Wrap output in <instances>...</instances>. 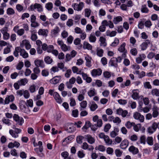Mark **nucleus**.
I'll list each match as a JSON object with an SVG mask.
<instances>
[{
  "instance_id": "6",
  "label": "nucleus",
  "mask_w": 159,
  "mask_h": 159,
  "mask_svg": "<svg viewBox=\"0 0 159 159\" xmlns=\"http://www.w3.org/2000/svg\"><path fill=\"white\" fill-rule=\"evenodd\" d=\"M102 70L100 68L94 69L92 70L91 74L93 76L95 77L97 75H100L102 73Z\"/></svg>"
},
{
  "instance_id": "9",
  "label": "nucleus",
  "mask_w": 159,
  "mask_h": 159,
  "mask_svg": "<svg viewBox=\"0 0 159 159\" xmlns=\"http://www.w3.org/2000/svg\"><path fill=\"white\" fill-rule=\"evenodd\" d=\"M108 64L109 66L117 67L118 65L116 58L114 57L111 58L109 61Z\"/></svg>"
},
{
  "instance_id": "8",
  "label": "nucleus",
  "mask_w": 159,
  "mask_h": 159,
  "mask_svg": "<svg viewBox=\"0 0 159 159\" xmlns=\"http://www.w3.org/2000/svg\"><path fill=\"white\" fill-rule=\"evenodd\" d=\"M134 118L137 120H139L140 122H143L144 120V117L143 116L140 114L138 112H135L134 114Z\"/></svg>"
},
{
  "instance_id": "25",
  "label": "nucleus",
  "mask_w": 159,
  "mask_h": 159,
  "mask_svg": "<svg viewBox=\"0 0 159 159\" xmlns=\"http://www.w3.org/2000/svg\"><path fill=\"white\" fill-rule=\"evenodd\" d=\"M106 35L107 36L112 37L116 35L117 32L115 31H112L111 32L109 30H107L106 32Z\"/></svg>"
},
{
  "instance_id": "19",
  "label": "nucleus",
  "mask_w": 159,
  "mask_h": 159,
  "mask_svg": "<svg viewBox=\"0 0 159 159\" xmlns=\"http://www.w3.org/2000/svg\"><path fill=\"white\" fill-rule=\"evenodd\" d=\"M129 150L130 152H132L134 154H136L139 152L138 148L133 146H131L129 148Z\"/></svg>"
},
{
  "instance_id": "56",
  "label": "nucleus",
  "mask_w": 159,
  "mask_h": 159,
  "mask_svg": "<svg viewBox=\"0 0 159 159\" xmlns=\"http://www.w3.org/2000/svg\"><path fill=\"white\" fill-rule=\"evenodd\" d=\"M144 24L145 26L148 28H150L152 25V23L150 20L144 21Z\"/></svg>"
},
{
  "instance_id": "11",
  "label": "nucleus",
  "mask_w": 159,
  "mask_h": 159,
  "mask_svg": "<svg viewBox=\"0 0 159 159\" xmlns=\"http://www.w3.org/2000/svg\"><path fill=\"white\" fill-rule=\"evenodd\" d=\"M61 78V76H56L50 80V82L52 84H56L59 82Z\"/></svg>"
},
{
  "instance_id": "42",
  "label": "nucleus",
  "mask_w": 159,
  "mask_h": 159,
  "mask_svg": "<svg viewBox=\"0 0 159 159\" xmlns=\"http://www.w3.org/2000/svg\"><path fill=\"white\" fill-rule=\"evenodd\" d=\"M119 39L116 38H115L114 41L111 43V46L112 47H116L119 44Z\"/></svg>"
},
{
  "instance_id": "50",
  "label": "nucleus",
  "mask_w": 159,
  "mask_h": 159,
  "mask_svg": "<svg viewBox=\"0 0 159 159\" xmlns=\"http://www.w3.org/2000/svg\"><path fill=\"white\" fill-rule=\"evenodd\" d=\"M66 25L69 27H70L73 25V20L71 19H68L66 22Z\"/></svg>"
},
{
  "instance_id": "18",
  "label": "nucleus",
  "mask_w": 159,
  "mask_h": 159,
  "mask_svg": "<svg viewBox=\"0 0 159 159\" xmlns=\"http://www.w3.org/2000/svg\"><path fill=\"white\" fill-rule=\"evenodd\" d=\"M85 58L86 61V66L88 67H91L92 66L91 58L89 56H87L85 57Z\"/></svg>"
},
{
  "instance_id": "64",
  "label": "nucleus",
  "mask_w": 159,
  "mask_h": 159,
  "mask_svg": "<svg viewBox=\"0 0 159 159\" xmlns=\"http://www.w3.org/2000/svg\"><path fill=\"white\" fill-rule=\"evenodd\" d=\"M103 75L104 77L109 78L111 76V73L110 72L106 71L103 73Z\"/></svg>"
},
{
  "instance_id": "57",
  "label": "nucleus",
  "mask_w": 159,
  "mask_h": 159,
  "mask_svg": "<svg viewBox=\"0 0 159 159\" xmlns=\"http://www.w3.org/2000/svg\"><path fill=\"white\" fill-rule=\"evenodd\" d=\"M144 21H141L139 22L138 25V27L139 29H142L144 28Z\"/></svg>"
},
{
  "instance_id": "37",
  "label": "nucleus",
  "mask_w": 159,
  "mask_h": 159,
  "mask_svg": "<svg viewBox=\"0 0 159 159\" xmlns=\"http://www.w3.org/2000/svg\"><path fill=\"white\" fill-rule=\"evenodd\" d=\"M107 145H111L112 143V141L109 139V137L107 135L104 139Z\"/></svg>"
},
{
  "instance_id": "23",
  "label": "nucleus",
  "mask_w": 159,
  "mask_h": 159,
  "mask_svg": "<svg viewBox=\"0 0 159 159\" xmlns=\"http://www.w3.org/2000/svg\"><path fill=\"white\" fill-rule=\"evenodd\" d=\"M82 93L81 94H80L78 96V99L80 101H81L83 100L84 98V95L86 92V89H84L82 90Z\"/></svg>"
},
{
  "instance_id": "22",
  "label": "nucleus",
  "mask_w": 159,
  "mask_h": 159,
  "mask_svg": "<svg viewBox=\"0 0 159 159\" xmlns=\"http://www.w3.org/2000/svg\"><path fill=\"white\" fill-rule=\"evenodd\" d=\"M48 31L47 30L40 29L38 31V34L39 35L46 36H47Z\"/></svg>"
},
{
  "instance_id": "16",
  "label": "nucleus",
  "mask_w": 159,
  "mask_h": 159,
  "mask_svg": "<svg viewBox=\"0 0 159 159\" xmlns=\"http://www.w3.org/2000/svg\"><path fill=\"white\" fill-rule=\"evenodd\" d=\"M81 148L84 150L88 149L89 151L93 150L94 149L93 146L91 145L89 146L87 143L86 142H84L83 143Z\"/></svg>"
},
{
  "instance_id": "3",
  "label": "nucleus",
  "mask_w": 159,
  "mask_h": 159,
  "mask_svg": "<svg viewBox=\"0 0 159 159\" xmlns=\"http://www.w3.org/2000/svg\"><path fill=\"white\" fill-rule=\"evenodd\" d=\"M37 9V11L39 12L43 11V8L42 6L39 3H35L34 5H31L29 8V10L33 11L36 9Z\"/></svg>"
},
{
  "instance_id": "26",
  "label": "nucleus",
  "mask_w": 159,
  "mask_h": 159,
  "mask_svg": "<svg viewBox=\"0 0 159 159\" xmlns=\"http://www.w3.org/2000/svg\"><path fill=\"white\" fill-rule=\"evenodd\" d=\"M87 102L86 101H83L80 103V111H82L87 107Z\"/></svg>"
},
{
  "instance_id": "29",
  "label": "nucleus",
  "mask_w": 159,
  "mask_h": 159,
  "mask_svg": "<svg viewBox=\"0 0 159 159\" xmlns=\"http://www.w3.org/2000/svg\"><path fill=\"white\" fill-rule=\"evenodd\" d=\"M58 67L62 70L63 71H64L66 70L67 68L64 67V64L62 62L58 63L57 64Z\"/></svg>"
},
{
  "instance_id": "1",
  "label": "nucleus",
  "mask_w": 159,
  "mask_h": 159,
  "mask_svg": "<svg viewBox=\"0 0 159 159\" xmlns=\"http://www.w3.org/2000/svg\"><path fill=\"white\" fill-rule=\"evenodd\" d=\"M19 106L22 112L27 114H30V111L28 106L31 107H33V100L32 99H30L27 101V103L24 101L21 100L20 102Z\"/></svg>"
},
{
  "instance_id": "45",
  "label": "nucleus",
  "mask_w": 159,
  "mask_h": 159,
  "mask_svg": "<svg viewBox=\"0 0 159 159\" xmlns=\"http://www.w3.org/2000/svg\"><path fill=\"white\" fill-rule=\"evenodd\" d=\"M95 149L96 150H98L102 152H104L105 150L104 146L102 145H99L98 147H96Z\"/></svg>"
},
{
  "instance_id": "40",
  "label": "nucleus",
  "mask_w": 159,
  "mask_h": 159,
  "mask_svg": "<svg viewBox=\"0 0 159 159\" xmlns=\"http://www.w3.org/2000/svg\"><path fill=\"white\" fill-rule=\"evenodd\" d=\"M89 40L91 42H95L96 40V38L94 35V33H91L89 37Z\"/></svg>"
},
{
  "instance_id": "55",
  "label": "nucleus",
  "mask_w": 159,
  "mask_h": 159,
  "mask_svg": "<svg viewBox=\"0 0 159 159\" xmlns=\"http://www.w3.org/2000/svg\"><path fill=\"white\" fill-rule=\"evenodd\" d=\"M67 131L69 133L73 132L75 130V128L73 126H72L71 125H68L67 127Z\"/></svg>"
},
{
  "instance_id": "48",
  "label": "nucleus",
  "mask_w": 159,
  "mask_h": 159,
  "mask_svg": "<svg viewBox=\"0 0 159 159\" xmlns=\"http://www.w3.org/2000/svg\"><path fill=\"white\" fill-rule=\"evenodd\" d=\"M135 90H133V93L132 95V97L134 99H137L139 98V93L137 92H134V91H135Z\"/></svg>"
},
{
  "instance_id": "34",
  "label": "nucleus",
  "mask_w": 159,
  "mask_h": 159,
  "mask_svg": "<svg viewBox=\"0 0 159 159\" xmlns=\"http://www.w3.org/2000/svg\"><path fill=\"white\" fill-rule=\"evenodd\" d=\"M38 88L39 87L38 86L35 84H33L30 87L29 90L31 93H33L34 92L36 89H38Z\"/></svg>"
},
{
  "instance_id": "60",
  "label": "nucleus",
  "mask_w": 159,
  "mask_h": 159,
  "mask_svg": "<svg viewBox=\"0 0 159 159\" xmlns=\"http://www.w3.org/2000/svg\"><path fill=\"white\" fill-rule=\"evenodd\" d=\"M16 8L19 12H21L23 10V7L20 4H17L16 5Z\"/></svg>"
},
{
  "instance_id": "12",
  "label": "nucleus",
  "mask_w": 159,
  "mask_h": 159,
  "mask_svg": "<svg viewBox=\"0 0 159 159\" xmlns=\"http://www.w3.org/2000/svg\"><path fill=\"white\" fill-rule=\"evenodd\" d=\"M150 43V41L148 39L146 40L145 42L143 43L140 45L141 50L143 51L145 50L148 48V45Z\"/></svg>"
},
{
  "instance_id": "38",
  "label": "nucleus",
  "mask_w": 159,
  "mask_h": 159,
  "mask_svg": "<svg viewBox=\"0 0 159 159\" xmlns=\"http://www.w3.org/2000/svg\"><path fill=\"white\" fill-rule=\"evenodd\" d=\"M122 20V18L120 16H118L114 18L113 22L115 24H116Z\"/></svg>"
},
{
  "instance_id": "14",
  "label": "nucleus",
  "mask_w": 159,
  "mask_h": 159,
  "mask_svg": "<svg viewBox=\"0 0 159 159\" xmlns=\"http://www.w3.org/2000/svg\"><path fill=\"white\" fill-rule=\"evenodd\" d=\"M14 99V97L12 95L9 96H7L6 98L5 102L4 104H8L10 102H12Z\"/></svg>"
},
{
  "instance_id": "7",
  "label": "nucleus",
  "mask_w": 159,
  "mask_h": 159,
  "mask_svg": "<svg viewBox=\"0 0 159 159\" xmlns=\"http://www.w3.org/2000/svg\"><path fill=\"white\" fill-rule=\"evenodd\" d=\"M152 117L155 118L157 117L159 115V108L156 106H154L152 108Z\"/></svg>"
},
{
  "instance_id": "20",
  "label": "nucleus",
  "mask_w": 159,
  "mask_h": 159,
  "mask_svg": "<svg viewBox=\"0 0 159 159\" xmlns=\"http://www.w3.org/2000/svg\"><path fill=\"white\" fill-rule=\"evenodd\" d=\"M129 145L128 141L127 139L123 140L120 144V147L122 149H125Z\"/></svg>"
},
{
  "instance_id": "10",
  "label": "nucleus",
  "mask_w": 159,
  "mask_h": 159,
  "mask_svg": "<svg viewBox=\"0 0 159 159\" xmlns=\"http://www.w3.org/2000/svg\"><path fill=\"white\" fill-rule=\"evenodd\" d=\"M156 129V124L153 122L152 126H149L148 128L147 131L148 133L152 134L155 132Z\"/></svg>"
},
{
  "instance_id": "21",
  "label": "nucleus",
  "mask_w": 159,
  "mask_h": 159,
  "mask_svg": "<svg viewBox=\"0 0 159 159\" xmlns=\"http://www.w3.org/2000/svg\"><path fill=\"white\" fill-rule=\"evenodd\" d=\"M20 55L22 56L23 58H27L28 57V54L26 52L25 49H21L20 48Z\"/></svg>"
},
{
  "instance_id": "58",
  "label": "nucleus",
  "mask_w": 159,
  "mask_h": 159,
  "mask_svg": "<svg viewBox=\"0 0 159 159\" xmlns=\"http://www.w3.org/2000/svg\"><path fill=\"white\" fill-rule=\"evenodd\" d=\"M91 12L90 9H85V16L89 17L90 15Z\"/></svg>"
},
{
  "instance_id": "43",
  "label": "nucleus",
  "mask_w": 159,
  "mask_h": 159,
  "mask_svg": "<svg viewBox=\"0 0 159 159\" xmlns=\"http://www.w3.org/2000/svg\"><path fill=\"white\" fill-rule=\"evenodd\" d=\"M125 43H123L118 48V51L121 52H123L125 50Z\"/></svg>"
},
{
  "instance_id": "13",
  "label": "nucleus",
  "mask_w": 159,
  "mask_h": 159,
  "mask_svg": "<svg viewBox=\"0 0 159 159\" xmlns=\"http://www.w3.org/2000/svg\"><path fill=\"white\" fill-rule=\"evenodd\" d=\"M34 63L37 67H40L43 68L44 67V62L42 60H36L34 61Z\"/></svg>"
},
{
  "instance_id": "15",
  "label": "nucleus",
  "mask_w": 159,
  "mask_h": 159,
  "mask_svg": "<svg viewBox=\"0 0 159 159\" xmlns=\"http://www.w3.org/2000/svg\"><path fill=\"white\" fill-rule=\"evenodd\" d=\"M85 138L87 140V142L90 144H93L95 142V139L89 134L85 135Z\"/></svg>"
},
{
  "instance_id": "59",
  "label": "nucleus",
  "mask_w": 159,
  "mask_h": 159,
  "mask_svg": "<svg viewBox=\"0 0 159 159\" xmlns=\"http://www.w3.org/2000/svg\"><path fill=\"white\" fill-rule=\"evenodd\" d=\"M144 87L146 88L151 89L152 88V86L149 82H146L144 83Z\"/></svg>"
},
{
  "instance_id": "5",
  "label": "nucleus",
  "mask_w": 159,
  "mask_h": 159,
  "mask_svg": "<svg viewBox=\"0 0 159 159\" xmlns=\"http://www.w3.org/2000/svg\"><path fill=\"white\" fill-rule=\"evenodd\" d=\"M13 118L14 120L17 122L16 125L21 126L24 123V120L23 118L19 117L17 114H14Z\"/></svg>"
},
{
  "instance_id": "61",
  "label": "nucleus",
  "mask_w": 159,
  "mask_h": 159,
  "mask_svg": "<svg viewBox=\"0 0 159 159\" xmlns=\"http://www.w3.org/2000/svg\"><path fill=\"white\" fill-rule=\"evenodd\" d=\"M10 120L9 119H7L5 118H3L2 119V122L6 124L7 125H11V123H10Z\"/></svg>"
},
{
  "instance_id": "27",
  "label": "nucleus",
  "mask_w": 159,
  "mask_h": 159,
  "mask_svg": "<svg viewBox=\"0 0 159 159\" xmlns=\"http://www.w3.org/2000/svg\"><path fill=\"white\" fill-rule=\"evenodd\" d=\"M22 43L25 45L26 49L28 50L30 48L31 45L27 40L26 39L24 40L22 42Z\"/></svg>"
},
{
  "instance_id": "35",
  "label": "nucleus",
  "mask_w": 159,
  "mask_h": 159,
  "mask_svg": "<svg viewBox=\"0 0 159 159\" xmlns=\"http://www.w3.org/2000/svg\"><path fill=\"white\" fill-rule=\"evenodd\" d=\"M83 47L84 49H87L89 50H91L92 48V46L86 42H84Z\"/></svg>"
},
{
  "instance_id": "30",
  "label": "nucleus",
  "mask_w": 159,
  "mask_h": 159,
  "mask_svg": "<svg viewBox=\"0 0 159 159\" xmlns=\"http://www.w3.org/2000/svg\"><path fill=\"white\" fill-rule=\"evenodd\" d=\"M18 82L20 86L25 85L28 82V80L26 78H24L18 80Z\"/></svg>"
},
{
  "instance_id": "63",
  "label": "nucleus",
  "mask_w": 159,
  "mask_h": 159,
  "mask_svg": "<svg viewBox=\"0 0 159 159\" xmlns=\"http://www.w3.org/2000/svg\"><path fill=\"white\" fill-rule=\"evenodd\" d=\"M24 66L23 62L22 61L20 62L16 66V69L18 70H21Z\"/></svg>"
},
{
  "instance_id": "36",
  "label": "nucleus",
  "mask_w": 159,
  "mask_h": 159,
  "mask_svg": "<svg viewBox=\"0 0 159 159\" xmlns=\"http://www.w3.org/2000/svg\"><path fill=\"white\" fill-rule=\"evenodd\" d=\"M98 107V106L94 102H93L91 104L90 108L91 111H94Z\"/></svg>"
},
{
  "instance_id": "49",
  "label": "nucleus",
  "mask_w": 159,
  "mask_h": 159,
  "mask_svg": "<svg viewBox=\"0 0 159 159\" xmlns=\"http://www.w3.org/2000/svg\"><path fill=\"white\" fill-rule=\"evenodd\" d=\"M134 125V123L131 122L129 121H128L125 124V126L128 129L131 128L132 126Z\"/></svg>"
},
{
  "instance_id": "2",
  "label": "nucleus",
  "mask_w": 159,
  "mask_h": 159,
  "mask_svg": "<svg viewBox=\"0 0 159 159\" xmlns=\"http://www.w3.org/2000/svg\"><path fill=\"white\" fill-rule=\"evenodd\" d=\"M48 93L51 96H53L56 101L57 103L61 104L62 102L63 99L57 92H54V89H49Z\"/></svg>"
},
{
  "instance_id": "39",
  "label": "nucleus",
  "mask_w": 159,
  "mask_h": 159,
  "mask_svg": "<svg viewBox=\"0 0 159 159\" xmlns=\"http://www.w3.org/2000/svg\"><path fill=\"white\" fill-rule=\"evenodd\" d=\"M141 10L143 13H148L149 11L148 8L146 7V5L145 4L142 6Z\"/></svg>"
},
{
  "instance_id": "33",
  "label": "nucleus",
  "mask_w": 159,
  "mask_h": 159,
  "mask_svg": "<svg viewBox=\"0 0 159 159\" xmlns=\"http://www.w3.org/2000/svg\"><path fill=\"white\" fill-rule=\"evenodd\" d=\"M151 93L153 96H159V89H153L152 90Z\"/></svg>"
},
{
  "instance_id": "28",
  "label": "nucleus",
  "mask_w": 159,
  "mask_h": 159,
  "mask_svg": "<svg viewBox=\"0 0 159 159\" xmlns=\"http://www.w3.org/2000/svg\"><path fill=\"white\" fill-rule=\"evenodd\" d=\"M60 30L58 27L56 26L55 28L51 31V34L54 36H56L60 32Z\"/></svg>"
},
{
  "instance_id": "46",
  "label": "nucleus",
  "mask_w": 159,
  "mask_h": 159,
  "mask_svg": "<svg viewBox=\"0 0 159 159\" xmlns=\"http://www.w3.org/2000/svg\"><path fill=\"white\" fill-rule=\"evenodd\" d=\"M9 133L13 137L16 138L18 137V135L17 134L14 130L12 129H10L9 131Z\"/></svg>"
},
{
  "instance_id": "24",
  "label": "nucleus",
  "mask_w": 159,
  "mask_h": 159,
  "mask_svg": "<svg viewBox=\"0 0 159 159\" xmlns=\"http://www.w3.org/2000/svg\"><path fill=\"white\" fill-rule=\"evenodd\" d=\"M99 41L101 42L100 46H101L105 47L107 45V43L106 42V39L102 36L100 37Z\"/></svg>"
},
{
  "instance_id": "17",
  "label": "nucleus",
  "mask_w": 159,
  "mask_h": 159,
  "mask_svg": "<svg viewBox=\"0 0 159 159\" xmlns=\"http://www.w3.org/2000/svg\"><path fill=\"white\" fill-rule=\"evenodd\" d=\"M73 139V137L71 136H69L67 138H65L64 140H63L62 142V145L65 146L67 144L69 143Z\"/></svg>"
},
{
  "instance_id": "53",
  "label": "nucleus",
  "mask_w": 159,
  "mask_h": 159,
  "mask_svg": "<svg viewBox=\"0 0 159 159\" xmlns=\"http://www.w3.org/2000/svg\"><path fill=\"white\" fill-rule=\"evenodd\" d=\"M7 13L8 15H12L15 13V11L12 8H9L7 10Z\"/></svg>"
},
{
  "instance_id": "44",
  "label": "nucleus",
  "mask_w": 159,
  "mask_h": 159,
  "mask_svg": "<svg viewBox=\"0 0 159 159\" xmlns=\"http://www.w3.org/2000/svg\"><path fill=\"white\" fill-rule=\"evenodd\" d=\"M20 47H17L15 48V50L13 52V54L15 57H17L18 56V53L20 52Z\"/></svg>"
},
{
  "instance_id": "54",
  "label": "nucleus",
  "mask_w": 159,
  "mask_h": 159,
  "mask_svg": "<svg viewBox=\"0 0 159 159\" xmlns=\"http://www.w3.org/2000/svg\"><path fill=\"white\" fill-rule=\"evenodd\" d=\"M147 141V143L150 145H152L153 144V140L152 137H148Z\"/></svg>"
},
{
  "instance_id": "32",
  "label": "nucleus",
  "mask_w": 159,
  "mask_h": 159,
  "mask_svg": "<svg viewBox=\"0 0 159 159\" xmlns=\"http://www.w3.org/2000/svg\"><path fill=\"white\" fill-rule=\"evenodd\" d=\"M88 94L89 96L90 97H92L96 95V92L95 89H93L90 90L88 91Z\"/></svg>"
},
{
  "instance_id": "41",
  "label": "nucleus",
  "mask_w": 159,
  "mask_h": 159,
  "mask_svg": "<svg viewBox=\"0 0 159 159\" xmlns=\"http://www.w3.org/2000/svg\"><path fill=\"white\" fill-rule=\"evenodd\" d=\"M91 126V123L89 121H87L85 122L84 125L82 127L83 129L87 130Z\"/></svg>"
},
{
  "instance_id": "51",
  "label": "nucleus",
  "mask_w": 159,
  "mask_h": 159,
  "mask_svg": "<svg viewBox=\"0 0 159 159\" xmlns=\"http://www.w3.org/2000/svg\"><path fill=\"white\" fill-rule=\"evenodd\" d=\"M61 94L62 96L63 97H65L67 95H68L69 97H70L71 96V93L69 92L68 93L66 91H61Z\"/></svg>"
},
{
  "instance_id": "62",
  "label": "nucleus",
  "mask_w": 159,
  "mask_h": 159,
  "mask_svg": "<svg viewBox=\"0 0 159 159\" xmlns=\"http://www.w3.org/2000/svg\"><path fill=\"white\" fill-rule=\"evenodd\" d=\"M93 2L94 6L96 7H99L100 5V3L99 0H93Z\"/></svg>"
},
{
  "instance_id": "52",
  "label": "nucleus",
  "mask_w": 159,
  "mask_h": 159,
  "mask_svg": "<svg viewBox=\"0 0 159 159\" xmlns=\"http://www.w3.org/2000/svg\"><path fill=\"white\" fill-rule=\"evenodd\" d=\"M84 137L82 136H77L76 138V141L77 143L81 144L83 142L82 140Z\"/></svg>"
},
{
  "instance_id": "47",
  "label": "nucleus",
  "mask_w": 159,
  "mask_h": 159,
  "mask_svg": "<svg viewBox=\"0 0 159 159\" xmlns=\"http://www.w3.org/2000/svg\"><path fill=\"white\" fill-rule=\"evenodd\" d=\"M44 61L48 64H51L53 61L52 59L49 56H47L44 58Z\"/></svg>"
},
{
  "instance_id": "31",
  "label": "nucleus",
  "mask_w": 159,
  "mask_h": 159,
  "mask_svg": "<svg viewBox=\"0 0 159 159\" xmlns=\"http://www.w3.org/2000/svg\"><path fill=\"white\" fill-rule=\"evenodd\" d=\"M53 5L52 2H49L46 4L45 7L48 11L52 10L53 8Z\"/></svg>"
},
{
  "instance_id": "4",
  "label": "nucleus",
  "mask_w": 159,
  "mask_h": 159,
  "mask_svg": "<svg viewBox=\"0 0 159 159\" xmlns=\"http://www.w3.org/2000/svg\"><path fill=\"white\" fill-rule=\"evenodd\" d=\"M72 6L75 10L80 11L82 9L84 6V5L83 2H81L79 4L77 3H73Z\"/></svg>"
}]
</instances>
